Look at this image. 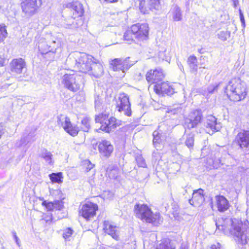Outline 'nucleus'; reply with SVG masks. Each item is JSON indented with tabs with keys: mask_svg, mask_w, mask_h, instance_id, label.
Segmentation results:
<instances>
[{
	"mask_svg": "<svg viewBox=\"0 0 249 249\" xmlns=\"http://www.w3.org/2000/svg\"><path fill=\"white\" fill-rule=\"evenodd\" d=\"M3 61H0V64L1 65H3Z\"/></svg>",
	"mask_w": 249,
	"mask_h": 249,
	"instance_id": "nucleus-61",
	"label": "nucleus"
},
{
	"mask_svg": "<svg viewBox=\"0 0 249 249\" xmlns=\"http://www.w3.org/2000/svg\"><path fill=\"white\" fill-rule=\"evenodd\" d=\"M156 249H175L170 243L169 240L163 241Z\"/></svg>",
	"mask_w": 249,
	"mask_h": 249,
	"instance_id": "nucleus-37",
	"label": "nucleus"
},
{
	"mask_svg": "<svg viewBox=\"0 0 249 249\" xmlns=\"http://www.w3.org/2000/svg\"><path fill=\"white\" fill-rule=\"evenodd\" d=\"M220 244L218 243L216 245H213L211 246L210 249H220Z\"/></svg>",
	"mask_w": 249,
	"mask_h": 249,
	"instance_id": "nucleus-54",
	"label": "nucleus"
},
{
	"mask_svg": "<svg viewBox=\"0 0 249 249\" xmlns=\"http://www.w3.org/2000/svg\"><path fill=\"white\" fill-rule=\"evenodd\" d=\"M158 150V149H157V151H154L152 154L153 157L156 160L160 158V155Z\"/></svg>",
	"mask_w": 249,
	"mask_h": 249,
	"instance_id": "nucleus-52",
	"label": "nucleus"
},
{
	"mask_svg": "<svg viewBox=\"0 0 249 249\" xmlns=\"http://www.w3.org/2000/svg\"><path fill=\"white\" fill-rule=\"evenodd\" d=\"M10 65L12 72L20 74L25 68L26 63L24 59L20 58L13 59Z\"/></svg>",
	"mask_w": 249,
	"mask_h": 249,
	"instance_id": "nucleus-22",
	"label": "nucleus"
},
{
	"mask_svg": "<svg viewBox=\"0 0 249 249\" xmlns=\"http://www.w3.org/2000/svg\"><path fill=\"white\" fill-rule=\"evenodd\" d=\"M35 135L33 133H30L26 136H24L21 138L20 140V143L19 144V146H22L24 145H26L28 143L34 141L33 138L34 137Z\"/></svg>",
	"mask_w": 249,
	"mask_h": 249,
	"instance_id": "nucleus-31",
	"label": "nucleus"
},
{
	"mask_svg": "<svg viewBox=\"0 0 249 249\" xmlns=\"http://www.w3.org/2000/svg\"><path fill=\"white\" fill-rule=\"evenodd\" d=\"M233 142L242 149H249V130H241L236 135Z\"/></svg>",
	"mask_w": 249,
	"mask_h": 249,
	"instance_id": "nucleus-14",
	"label": "nucleus"
},
{
	"mask_svg": "<svg viewBox=\"0 0 249 249\" xmlns=\"http://www.w3.org/2000/svg\"><path fill=\"white\" fill-rule=\"evenodd\" d=\"M170 13L174 21H178L182 19V13L180 8L177 5H173L172 6Z\"/></svg>",
	"mask_w": 249,
	"mask_h": 249,
	"instance_id": "nucleus-28",
	"label": "nucleus"
},
{
	"mask_svg": "<svg viewBox=\"0 0 249 249\" xmlns=\"http://www.w3.org/2000/svg\"><path fill=\"white\" fill-rule=\"evenodd\" d=\"M144 0H139V9L144 14L147 13L148 11L146 8L144 7Z\"/></svg>",
	"mask_w": 249,
	"mask_h": 249,
	"instance_id": "nucleus-44",
	"label": "nucleus"
},
{
	"mask_svg": "<svg viewBox=\"0 0 249 249\" xmlns=\"http://www.w3.org/2000/svg\"><path fill=\"white\" fill-rule=\"evenodd\" d=\"M149 8L151 10H160L161 6V2L160 0H147Z\"/></svg>",
	"mask_w": 249,
	"mask_h": 249,
	"instance_id": "nucleus-34",
	"label": "nucleus"
},
{
	"mask_svg": "<svg viewBox=\"0 0 249 249\" xmlns=\"http://www.w3.org/2000/svg\"><path fill=\"white\" fill-rule=\"evenodd\" d=\"M89 182L90 184H92V180H89Z\"/></svg>",
	"mask_w": 249,
	"mask_h": 249,
	"instance_id": "nucleus-62",
	"label": "nucleus"
},
{
	"mask_svg": "<svg viewBox=\"0 0 249 249\" xmlns=\"http://www.w3.org/2000/svg\"><path fill=\"white\" fill-rule=\"evenodd\" d=\"M89 164L88 165V167L86 168V171L89 172L91 169H92L94 167V164H92L89 161H88Z\"/></svg>",
	"mask_w": 249,
	"mask_h": 249,
	"instance_id": "nucleus-53",
	"label": "nucleus"
},
{
	"mask_svg": "<svg viewBox=\"0 0 249 249\" xmlns=\"http://www.w3.org/2000/svg\"><path fill=\"white\" fill-rule=\"evenodd\" d=\"M95 58L86 53L75 52L71 53L66 60V63L71 68L83 73L89 71Z\"/></svg>",
	"mask_w": 249,
	"mask_h": 249,
	"instance_id": "nucleus-2",
	"label": "nucleus"
},
{
	"mask_svg": "<svg viewBox=\"0 0 249 249\" xmlns=\"http://www.w3.org/2000/svg\"><path fill=\"white\" fill-rule=\"evenodd\" d=\"M97 210L98 206L96 204L88 202L82 205L79 213L88 220L95 215Z\"/></svg>",
	"mask_w": 249,
	"mask_h": 249,
	"instance_id": "nucleus-13",
	"label": "nucleus"
},
{
	"mask_svg": "<svg viewBox=\"0 0 249 249\" xmlns=\"http://www.w3.org/2000/svg\"><path fill=\"white\" fill-rule=\"evenodd\" d=\"M239 11L240 18V20H241L242 25L244 27L245 25V19H244V17L243 16V14L242 13V11L240 9H239Z\"/></svg>",
	"mask_w": 249,
	"mask_h": 249,
	"instance_id": "nucleus-50",
	"label": "nucleus"
},
{
	"mask_svg": "<svg viewBox=\"0 0 249 249\" xmlns=\"http://www.w3.org/2000/svg\"><path fill=\"white\" fill-rule=\"evenodd\" d=\"M164 124H162L159 126L158 130H155L153 133V144L155 148L158 149L160 148V144L162 139L161 138V135L160 132H161V130L160 129Z\"/></svg>",
	"mask_w": 249,
	"mask_h": 249,
	"instance_id": "nucleus-27",
	"label": "nucleus"
},
{
	"mask_svg": "<svg viewBox=\"0 0 249 249\" xmlns=\"http://www.w3.org/2000/svg\"><path fill=\"white\" fill-rule=\"evenodd\" d=\"M228 35L229 34L227 32L221 31L218 34V37L222 40L225 41L227 40Z\"/></svg>",
	"mask_w": 249,
	"mask_h": 249,
	"instance_id": "nucleus-47",
	"label": "nucleus"
},
{
	"mask_svg": "<svg viewBox=\"0 0 249 249\" xmlns=\"http://www.w3.org/2000/svg\"><path fill=\"white\" fill-rule=\"evenodd\" d=\"M164 77L163 71L160 68L150 70L146 74V79L149 83H156L161 81Z\"/></svg>",
	"mask_w": 249,
	"mask_h": 249,
	"instance_id": "nucleus-17",
	"label": "nucleus"
},
{
	"mask_svg": "<svg viewBox=\"0 0 249 249\" xmlns=\"http://www.w3.org/2000/svg\"><path fill=\"white\" fill-rule=\"evenodd\" d=\"M55 43V41H53L52 42V44H54Z\"/></svg>",
	"mask_w": 249,
	"mask_h": 249,
	"instance_id": "nucleus-63",
	"label": "nucleus"
},
{
	"mask_svg": "<svg viewBox=\"0 0 249 249\" xmlns=\"http://www.w3.org/2000/svg\"><path fill=\"white\" fill-rule=\"evenodd\" d=\"M213 164H214V163H213ZM213 167H214V168H217V167L216 165H213Z\"/></svg>",
	"mask_w": 249,
	"mask_h": 249,
	"instance_id": "nucleus-64",
	"label": "nucleus"
},
{
	"mask_svg": "<svg viewBox=\"0 0 249 249\" xmlns=\"http://www.w3.org/2000/svg\"><path fill=\"white\" fill-rule=\"evenodd\" d=\"M218 84H215L214 85H210L208 88L207 90L209 93H213L215 91H216L218 87Z\"/></svg>",
	"mask_w": 249,
	"mask_h": 249,
	"instance_id": "nucleus-48",
	"label": "nucleus"
},
{
	"mask_svg": "<svg viewBox=\"0 0 249 249\" xmlns=\"http://www.w3.org/2000/svg\"><path fill=\"white\" fill-rule=\"evenodd\" d=\"M42 4V0H23L21 3L22 12L26 16L34 15Z\"/></svg>",
	"mask_w": 249,
	"mask_h": 249,
	"instance_id": "nucleus-8",
	"label": "nucleus"
},
{
	"mask_svg": "<svg viewBox=\"0 0 249 249\" xmlns=\"http://www.w3.org/2000/svg\"><path fill=\"white\" fill-rule=\"evenodd\" d=\"M129 59V57L125 59L115 58L111 61L110 67L114 71H121L120 77H123L125 71L135 64L134 61L130 62Z\"/></svg>",
	"mask_w": 249,
	"mask_h": 249,
	"instance_id": "nucleus-7",
	"label": "nucleus"
},
{
	"mask_svg": "<svg viewBox=\"0 0 249 249\" xmlns=\"http://www.w3.org/2000/svg\"><path fill=\"white\" fill-rule=\"evenodd\" d=\"M38 48L40 51L42 50V53H45L49 52H53V48H55V46L48 45V44L45 46V44L43 43H39L38 44Z\"/></svg>",
	"mask_w": 249,
	"mask_h": 249,
	"instance_id": "nucleus-38",
	"label": "nucleus"
},
{
	"mask_svg": "<svg viewBox=\"0 0 249 249\" xmlns=\"http://www.w3.org/2000/svg\"><path fill=\"white\" fill-rule=\"evenodd\" d=\"M216 205L218 210L220 212H223L227 210L230 206L229 201L223 196H216Z\"/></svg>",
	"mask_w": 249,
	"mask_h": 249,
	"instance_id": "nucleus-24",
	"label": "nucleus"
},
{
	"mask_svg": "<svg viewBox=\"0 0 249 249\" xmlns=\"http://www.w3.org/2000/svg\"><path fill=\"white\" fill-rule=\"evenodd\" d=\"M116 108L119 112L123 113L124 115L128 117L131 116V105L127 94L124 93L120 94Z\"/></svg>",
	"mask_w": 249,
	"mask_h": 249,
	"instance_id": "nucleus-9",
	"label": "nucleus"
},
{
	"mask_svg": "<svg viewBox=\"0 0 249 249\" xmlns=\"http://www.w3.org/2000/svg\"><path fill=\"white\" fill-rule=\"evenodd\" d=\"M135 159L137 163V164L139 167L143 168L146 167V164L145 160L143 159V158L142 157L141 155H137L135 158Z\"/></svg>",
	"mask_w": 249,
	"mask_h": 249,
	"instance_id": "nucleus-41",
	"label": "nucleus"
},
{
	"mask_svg": "<svg viewBox=\"0 0 249 249\" xmlns=\"http://www.w3.org/2000/svg\"><path fill=\"white\" fill-rule=\"evenodd\" d=\"M54 210H61L63 207V203L60 200H55L53 201Z\"/></svg>",
	"mask_w": 249,
	"mask_h": 249,
	"instance_id": "nucleus-45",
	"label": "nucleus"
},
{
	"mask_svg": "<svg viewBox=\"0 0 249 249\" xmlns=\"http://www.w3.org/2000/svg\"><path fill=\"white\" fill-rule=\"evenodd\" d=\"M73 233V230L71 228H67L66 229L63 233V237L65 239H69V237L71 236Z\"/></svg>",
	"mask_w": 249,
	"mask_h": 249,
	"instance_id": "nucleus-43",
	"label": "nucleus"
},
{
	"mask_svg": "<svg viewBox=\"0 0 249 249\" xmlns=\"http://www.w3.org/2000/svg\"><path fill=\"white\" fill-rule=\"evenodd\" d=\"M136 216L144 222L157 226L162 222L159 213H153L151 209L145 204H137L134 207Z\"/></svg>",
	"mask_w": 249,
	"mask_h": 249,
	"instance_id": "nucleus-4",
	"label": "nucleus"
},
{
	"mask_svg": "<svg viewBox=\"0 0 249 249\" xmlns=\"http://www.w3.org/2000/svg\"><path fill=\"white\" fill-rule=\"evenodd\" d=\"M3 133L2 126L0 124V138Z\"/></svg>",
	"mask_w": 249,
	"mask_h": 249,
	"instance_id": "nucleus-59",
	"label": "nucleus"
},
{
	"mask_svg": "<svg viewBox=\"0 0 249 249\" xmlns=\"http://www.w3.org/2000/svg\"><path fill=\"white\" fill-rule=\"evenodd\" d=\"M90 120L89 118L85 117L81 121V129L85 132H88L90 127Z\"/></svg>",
	"mask_w": 249,
	"mask_h": 249,
	"instance_id": "nucleus-35",
	"label": "nucleus"
},
{
	"mask_svg": "<svg viewBox=\"0 0 249 249\" xmlns=\"http://www.w3.org/2000/svg\"><path fill=\"white\" fill-rule=\"evenodd\" d=\"M7 34L6 26L4 25H0V43L4 41Z\"/></svg>",
	"mask_w": 249,
	"mask_h": 249,
	"instance_id": "nucleus-40",
	"label": "nucleus"
},
{
	"mask_svg": "<svg viewBox=\"0 0 249 249\" xmlns=\"http://www.w3.org/2000/svg\"><path fill=\"white\" fill-rule=\"evenodd\" d=\"M187 63L192 72H196L197 70V60L195 55L190 56L187 60Z\"/></svg>",
	"mask_w": 249,
	"mask_h": 249,
	"instance_id": "nucleus-29",
	"label": "nucleus"
},
{
	"mask_svg": "<svg viewBox=\"0 0 249 249\" xmlns=\"http://www.w3.org/2000/svg\"><path fill=\"white\" fill-rule=\"evenodd\" d=\"M225 93L231 101L238 102L243 100L247 95L246 84L239 78L232 79L226 87Z\"/></svg>",
	"mask_w": 249,
	"mask_h": 249,
	"instance_id": "nucleus-3",
	"label": "nucleus"
},
{
	"mask_svg": "<svg viewBox=\"0 0 249 249\" xmlns=\"http://www.w3.org/2000/svg\"><path fill=\"white\" fill-rule=\"evenodd\" d=\"M202 115L200 110H195L191 112L185 120V125L189 129L196 127L201 122Z\"/></svg>",
	"mask_w": 249,
	"mask_h": 249,
	"instance_id": "nucleus-15",
	"label": "nucleus"
},
{
	"mask_svg": "<svg viewBox=\"0 0 249 249\" xmlns=\"http://www.w3.org/2000/svg\"><path fill=\"white\" fill-rule=\"evenodd\" d=\"M83 77L72 71L69 73L64 74L61 78V83L64 87L73 92H77L83 84Z\"/></svg>",
	"mask_w": 249,
	"mask_h": 249,
	"instance_id": "nucleus-5",
	"label": "nucleus"
},
{
	"mask_svg": "<svg viewBox=\"0 0 249 249\" xmlns=\"http://www.w3.org/2000/svg\"><path fill=\"white\" fill-rule=\"evenodd\" d=\"M104 230L105 232L111 235L112 238L116 239L118 235L116 233V227L111 225L108 221H105L104 222Z\"/></svg>",
	"mask_w": 249,
	"mask_h": 249,
	"instance_id": "nucleus-25",
	"label": "nucleus"
},
{
	"mask_svg": "<svg viewBox=\"0 0 249 249\" xmlns=\"http://www.w3.org/2000/svg\"><path fill=\"white\" fill-rule=\"evenodd\" d=\"M45 220L48 222L49 221H51L52 220V215L51 216H49V217L48 218L47 217H45Z\"/></svg>",
	"mask_w": 249,
	"mask_h": 249,
	"instance_id": "nucleus-60",
	"label": "nucleus"
},
{
	"mask_svg": "<svg viewBox=\"0 0 249 249\" xmlns=\"http://www.w3.org/2000/svg\"><path fill=\"white\" fill-rule=\"evenodd\" d=\"M83 23V20L82 18H78L72 16L66 17L62 24L66 28L75 29L82 26Z\"/></svg>",
	"mask_w": 249,
	"mask_h": 249,
	"instance_id": "nucleus-19",
	"label": "nucleus"
},
{
	"mask_svg": "<svg viewBox=\"0 0 249 249\" xmlns=\"http://www.w3.org/2000/svg\"><path fill=\"white\" fill-rule=\"evenodd\" d=\"M42 205L46 207V208L49 211H52L54 210V205L53 202H47L46 201H44L42 203Z\"/></svg>",
	"mask_w": 249,
	"mask_h": 249,
	"instance_id": "nucleus-46",
	"label": "nucleus"
},
{
	"mask_svg": "<svg viewBox=\"0 0 249 249\" xmlns=\"http://www.w3.org/2000/svg\"><path fill=\"white\" fill-rule=\"evenodd\" d=\"M114 148L111 142L107 140H102L98 144V151L100 157L103 158H108L113 151Z\"/></svg>",
	"mask_w": 249,
	"mask_h": 249,
	"instance_id": "nucleus-16",
	"label": "nucleus"
},
{
	"mask_svg": "<svg viewBox=\"0 0 249 249\" xmlns=\"http://www.w3.org/2000/svg\"><path fill=\"white\" fill-rule=\"evenodd\" d=\"M185 138V145L190 149L193 148L194 144V135L192 133H190L186 135Z\"/></svg>",
	"mask_w": 249,
	"mask_h": 249,
	"instance_id": "nucleus-36",
	"label": "nucleus"
},
{
	"mask_svg": "<svg viewBox=\"0 0 249 249\" xmlns=\"http://www.w3.org/2000/svg\"><path fill=\"white\" fill-rule=\"evenodd\" d=\"M95 108L96 110H101L102 101L99 95H95L94 97Z\"/></svg>",
	"mask_w": 249,
	"mask_h": 249,
	"instance_id": "nucleus-42",
	"label": "nucleus"
},
{
	"mask_svg": "<svg viewBox=\"0 0 249 249\" xmlns=\"http://www.w3.org/2000/svg\"><path fill=\"white\" fill-rule=\"evenodd\" d=\"M57 124L72 136L77 135L79 131L78 127L72 125L68 117L63 115H60L58 117Z\"/></svg>",
	"mask_w": 249,
	"mask_h": 249,
	"instance_id": "nucleus-11",
	"label": "nucleus"
},
{
	"mask_svg": "<svg viewBox=\"0 0 249 249\" xmlns=\"http://www.w3.org/2000/svg\"><path fill=\"white\" fill-rule=\"evenodd\" d=\"M51 180L53 183H61L63 182V176L61 172L52 173L49 175Z\"/></svg>",
	"mask_w": 249,
	"mask_h": 249,
	"instance_id": "nucleus-32",
	"label": "nucleus"
},
{
	"mask_svg": "<svg viewBox=\"0 0 249 249\" xmlns=\"http://www.w3.org/2000/svg\"><path fill=\"white\" fill-rule=\"evenodd\" d=\"M180 249H188V248L187 246L185 244H182L180 246Z\"/></svg>",
	"mask_w": 249,
	"mask_h": 249,
	"instance_id": "nucleus-57",
	"label": "nucleus"
},
{
	"mask_svg": "<svg viewBox=\"0 0 249 249\" xmlns=\"http://www.w3.org/2000/svg\"><path fill=\"white\" fill-rule=\"evenodd\" d=\"M154 91L158 95L164 96L172 95L174 92V89L167 82L157 83L154 85Z\"/></svg>",
	"mask_w": 249,
	"mask_h": 249,
	"instance_id": "nucleus-18",
	"label": "nucleus"
},
{
	"mask_svg": "<svg viewBox=\"0 0 249 249\" xmlns=\"http://www.w3.org/2000/svg\"><path fill=\"white\" fill-rule=\"evenodd\" d=\"M71 7V12H72L73 16L78 18H82L84 14V9L83 5L78 1L73 2L70 4Z\"/></svg>",
	"mask_w": 249,
	"mask_h": 249,
	"instance_id": "nucleus-23",
	"label": "nucleus"
},
{
	"mask_svg": "<svg viewBox=\"0 0 249 249\" xmlns=\"http://www.w3.org/2000/svg\"><path fill=\"white\" fill-rule=\"evenodd\" d=\"M124 40L126 41L128 43L131 44L132 42L134 41V34L132 31V26L131 27V29L126 31L124 35Z\"/></svg>",
	"mask_w": 249,
	"mask_h": 249,
	"instance_id": "nucleus-33",
	"label": "nucleus"
},
{
	"mask_svg": "<svg viewBox=\"0 0 249 249\" xmlns=\"http://www.w3.org/2000/svg\"><path fill=\"white\" fill-rule=\"evenodd\" d=\"M179 110V109H173L172 110H170L169 111H168L167 112L168 113H171L172 114H175L178 113V110Z\"/></svg>",
	"mask_w": 249,
	"mask_h": 249,
	"instance_id": "nucleus-55",
	"label": "nucleus"
},
{
	"mask_svg": "<svg viewBox=\"0 0 249 249\" xmlns=\"http://www.w3.org/2000/svg\"><path fill=\"white\" fill-rule=\"evenodd\" d=\"M222 220L223 222L221 225L218 222L216 223L218 229L222 230L225 234L229 233L232 235L236 242L239 244L245 245L247 243L245 230L241 228L243 224L241 221L231 218L222 219Z\"/></svg>",
	"mask_w": 249,
	"mask_h": 249,
	"instance_id": "nucleus-1",
	"label": "nucleus"
},
{
	"mask_svg": "<svg viewBox=\"0 0 249 249\" xmlns=\"http://www.w3.org/2000/svg\"><path fill=\"white\" fill-rule=\"evenodd\" d=\"M206 127L207 128H210L212 132L218 131L221 127V124L217 123L216 119L214 117L210 116L207 120Z\"/></svg>",
	"mask_w": 249,
	"mask_h": 249,
	"instance_id": "nucleus-26",
	"label": "nucleus"
},
{
	"mask_svg": "<svg viewBox=\"0 0 249 249\" xmlns=\"http://www.w3.org/2000/svg\"><path fill=\"white\" fill-rule=\"evenodd\" d=\"M135 38L139 41H143L148 38L149 27L147 23H137L132 25Z\"/></svg>",
	"mask_w": 249,
	"mask_h": 249,
	"instance_id": "nucleus-10",
	"label": "nucleus"
},
{
	"mask_svg": "<svg viewBox=\"0 0 249 249\" xmlns=\"http://www.w3.org/2000/svg\"><path fill=\"white\" fill-rule=\"evenodd\" d=\"M57 124L72 136L77 135L79 131L78 127L72 125L68 117L63 115H60L58 117Z\"/></svg>",
	"mask_w": 249,
	"mask_h": 249,
	"instance_id": "nucleus-12",
	"label": "nucleus"
},
{
	"mask_svg": "<svg viewBox=\"0 0 249 249\" xmlns=\"http://www.w3.org/2000/svg\"><path fill=\"white\" fill-rule=\"evenodd\" d=\"M96 123H99L101 125L100 129L106 132H109L116 128L120 124L114 117L108 119V115L107 114H101L95 118Z\"/></svg>",
	"mask_w": 249,
	"mask_h": 249,
	"instance_id": "nucleus-6",
	"label": "nucleus"
},
{
	"mask_svg": "<svg viewBox=\"0 0 249 249\" xmlns=\"http://www.w3.org/2000/svg\"><path fill=\"white\" fill-rule=\"evenodd\" d=\"M12 233L13 235L14 239L17 245L18 246V247H20L21 246L20 242L18 237L17 235L16 231H13Z\"/></svg>",
	"mask_w": 249,
	"mask_h": 249,
	"instance_id": "nucleus-49",
	"label": "nucleus"
},
{
	"mask_svg": "<svg viewBox=\"0 0 249 249\" xmlns=\"http://www.w3.org/2000/svg\"><path fill=\"white\" fill-rule=\"evenodd\" d=\"M90 75L93 76L95 78H99L101 77L103 74V68L101 63L95 58L93 60L91 68L89 71Z\"/></svg>",
	"mask_w": 249,
	"mask_h": 249,
	"instance_id": "nucleus-21",
	"label": "nucleus"
},
{
	"mask_svg": "<svg viewBox=\"0 0 249 249\" xmlns=\"http://www.w3.org/2000/svg\"><path fill=\"white\" fill-rule=\"evenodd\" d=\"M152 104L155 110H158L161 108L162 105L155 101H154Z\"/></svg>",
	"mask_w": 249,
	"mask_h": 249,
	"instance_id": "nucleus-51",
	"label": "nucleus"
},
{
	"mask_svg": "<svg viewBox=\"0 0 249 249\" xmlns=\"http://www.w3.org/2000/svg\"><path fill=\"white\" fill-rule=\"evenodd\" d=\"M233 2V5L234 8H236L239 5V0H232Z\"/></svg>",
	"mask_w": 249,
	"mask_h": 249,
	"instance_id": "nucleus-56",
	"label": "nucleus"
},
{
	"mask_svg": "<svg viewBox=\"0 0 249 249\" xmlns=\"http://www.w3.org/2000/svg\"><path fill=\"white\" fill-rule=\"evenodd\" d=\"M203 192V190L201 189L194 191L192 194V198L189 200V203L195 207L202 204L205 200Z\"/></svg>",
	"mask_w": 249,
	"mask_h": 249,
	"instance_id": "nucleus-20",
	"label": "nucleus"
},
{
	"mask_svg": "<svg viewBox=\"0 0 249 249\" xmlns=\"http://www.w3.org/2000/svg\"><path fill=\"white\" fill-rule=\"evenodd\" d=\"M39 157L43 159L46 162L51 164L53 163V155L52 153L46 149H43L41 151Z\"/></svg>",
	"mask_w": 249,
	"mask_h": 249,
	"instance_id": "nucleus-30",
	"label": "nucleus"
},
{
	"mask_svg": "<svg viewBox=\"0 0 249 249\" xmlns=\"http://www.w3.org/2000/svg\"><path fill=\"white\" fill-rule=\"evenodd\" d=\"M106 174L111 179H116L118 176V170L116 168L112 169L107 168Z\"/></svg>",
	"mask_w": 249,
	"mask_h": 249,
	"instance_id": "nucleus-39",
	"label": "nucleus"
},
{
	"mask_svg": "<svg viewBox=\"0 0 249 249\" xmlns=\"http://www.w3.org/2000/svg\"><path fill=\"white\" fill-rule=\"evenodd\" d=\"M178 66L179 69L180 70V71H182L183 70V67L182 65V64H181V63L180 62L178 63Z\"/></svg>",
	"mask_w": 249,
	"mask_h": 249,
	"instance_id": "nucleus-58",
	"label": "nucleus"
}]
</instances>
